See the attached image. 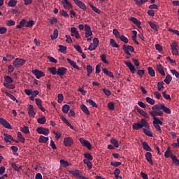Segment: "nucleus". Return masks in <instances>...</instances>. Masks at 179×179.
Wrapping results in <instances>:
<instances>
[{
	"label": "nucleus",
	"mask_w": 179,
	"mask_h": 179,
	"mask_svg": "<svg viewBox=\"0 0 179 179\" xmlns=\"http://www.w3.org/2000/svg\"><path fill=\"white\" fill-rule=\"evenodd\" d=\"M24 64H26V60L20 58H16L13 62V65H14L15 68H20V66H23Z\"/></svg>",
	"instance_id": "obj_1"
},
{
	"label": "nucleus",
	"mask_w": 179,
	"mask_h": 179,
	"mask_svg": "<svg viewBox=\"0 0 179 179\" xmlns=\"http://www.w3.org/2000/svg\"><path fill=\"white\" fill-rule=\"evenodd\" d=\"M122 50L127 54V55H131V52H135V48L132 45H127L124 44L122 45ZM129 51L131 52H129Z\"/></svg>",
	"instance_id": "obj_2"
},
{
	"label": "nucleus",
	"mask_w": 179,
	"mask_h": 179,
	"mask_svg": "<svg viewBox=\"0 0 179 179\" xmlns=\"http://www.w3.org/2000/svg\"><path fill=\"white\" fill-rule=\"evenodd\" d=\"M79 141L83 146L87 148L89 150H92V144H90V142H89V141L85 140L83 138H80Z\"/></svg>",
	"instance_id": "obj_3"
},
{
	"label": "nucleus",
	"mask_w": 179,
	"mask_h": 179,
	"mask_svg": "<svg viewBox=\"0 0 179 179\" xmlns=\"http://www.w3.org/2000/svg\"><path fill=\"white\" fill-rule=\"evenodd\" d=\"M36 132H38V134H40L41 135H48V134H50V130L47 128L45 127H38L36 129Z\"/></svg>",
	"instance_id": "obj_4"
},
{
	"label": "nucleus",
	"mask_w": 179,
	"mask_h": 179,
	"mask_svg": "<svg viewBox=\"0 0 179 179\" xmlns=\"http://www.w3.org/2000/svg\"><path fill=\"white\" fill-rule=\"evenodd\" d=\"M32 73L35 75V76L36 77V79H40V78H43V76H45V73H44V72L38 69L32 70Z\"/></svg>",
	"instance_id": "obj_5"
},
{
	"label": "nucleus",
	"mask_w": 179,
	"mask_h": 179,
	"mask_svg": "<svg viewBox=\"0 0 179 179\" xmlns=\"http://www.w3.org/2000/svg\"><path fill=\"white\" fill-rule=\"evenodd\" d=\"M85 34L86 38H88L91 36H93V32L92 31V28H90V26L85 24Z\"/></svg>",
	"instance_id": "obj_6"
},
{
	"label": "nucleus",
	"mask_w": 179,
	"mask_h": 179,
	"mask_svg": "<svg viewBox=\"0 0 179 179\" xmlns=\"http://www.w3.org/2000/svg\"><path fill=\"white\" fill-rule=\"evenodd\" d=\"M0 124L3 127H4V128H7L8 129H12V126L10 125V124H9L8 121L5 120V119L2 117H0Z\"/></svg>",
	"instance_id": "obj_7"
},
{
	"label": "nucleus",
	"mask_w": 179,
	"mask_h": 179,
	"mask_svg": "<svg viewBox=\"0 0 179 179\" xmlns=\"http://www.w3.org/2000/svg\"><path fill=\"white\" fill-rule=\"evenodd\" d=\"M64 146H72L73 145V139L71 137H66L64 139Z\"/></svg>",
	"instance_id": "obj_8"
},
{
	"label": "nucleus",
	"mask_w": 179,
	"mask_h": 179,
	"mask_svg": "<svg viewBox=\"0 0 179 179\" xmlns=\"http://www.w3.org/2000/svg\"><path fill=\"white\" fill-rule=\"evenodd\" d=\"M71 37H76V38H80V36H79V31L76 30V27H71Z\"/></svg>",
	"instance_id": "obj_9"
},
{
	"label": "nucleus",
	"mask_w": 179,
	"mask_h": 179,
	"mask_svg": "<svg viewBox=\"0 0 179 179\" xmlns=\"http://www.w3.org/2000/svg\"><path fill=\"white\" fill-rule=\"evenodd\" d=\"M125 65L129 67V69L131 73H135L136 72V69H135V66L130 62H124Z\"/></svg>",
	"instance_id": "obj_10"
},
{
	"label": "nucleus",
	"mask_w": 179,
	"mask_h": 179,
	"mask_svg": "<svg viewBox=\"0 0 179 179\" xmlns=\"http://www.w3.org/2000/svg\"><path fill=\"white\" fill-rule=\"evenodd\" d=\"M69 173L71 174L74 177H82L81 176V171L78 169H73V171L70 170L69 171Z\"/></svg>",
	"instance_id": "obj_11"
},
{
	"label": "nucleus",
	"mask_w": 179,
	"mask_h": 179,
	"mask_svg": "<svg viewBox=\"0 0 179 179\" xmlns=\"http://www.w3.org/2000/svg\"><path fill=\"white\" fill-rule=\"evenodd\" d=\"M28 114L29 117H35L36 112H34V106H33V105H29V106L28 107Z\"/></svg>",
	"instance_id": "obj_12"
},
{
	"label": "nucleus",
	"mask_w": 179,
	"mask_h": 179,
	"mask_svg": "<svg viewBox=\"0 0 179 179\" xmlns=\"http://www.w3.org/2000/svg\"><path fill=\"white\" fill-rule=\"evenodd\" d=\"M66 68L65 67H59L57 69V75L59 76H64L66 73Z\"/></svg>",
	"instance_id": "obj_13"
},
{
	"label": "nucleus",
	"mask_w": 179,
	"mask_h": 179,
	"mask_svg": "<svg viewBox=\"0 0 179 179\" xmlns=\"http://www.w3.org/2000/svg\"><path fill=\"white\" fill-rule=\"evenodd\" d=\"M157 71H158L159 73H160L162 76H166V73L164 72V68L162 64H157Z\"/></svg>",
	"instance_id": "obj_14"
},
{
	"label": "nucleus",
	"mask_w": 179,
	"mask_h": 179,
	"mask_svg": "<svg viewBox=\"0 0 179 179\" xmlns=\"http://www.w3.org/2000/svg\"><path fill=\"white\" fill-rule=\"evenodd\" d=\"M35 101H36V104L38 106V108H39V110H41L43 113H44V111H45V108L43 107L41 99H36Z\"/></svg>",
	"instance_id": "obj_15"
},
{
	"label": "nucleus",
	"mask_w": 179,
	"mask_h": 179,
	"mask_svg": "<svg viewBox=\"0 0 179 179\" xmlns=\"http://www.w3.org/2000/svg\"><path fill=\"white\" fill-rule=\"evenodd\" d=\"M67 62H69V64H70V65L71 66H73V68H74L75 69H77L78 71H80V69L78 66V65H76V62H73L72 59L68 58L67 59Z\"/></svg>",
	"instance_id": "obj_16"
},
{
	"label": "nucleus",
	"mask_w": 179,
	"mask_h": 179,
	"mask_svg": "<svg viewBox=\"0 0 179 179\" xmlns=\"http://www.w3.org/2000/svg\"><path fill=\"white\" fill-rule=\"evenodd\" d=\"M170 147H168L165 152V157H176V155H173V152L170 151Z\"/></svg>",
	"instance_id": "obj_17"
},
{
	"label": "nucleus",
	"mask_w": 179,
	"mask_h": 179,
	"mask_svg": "<svg viewBox=\"0 0 179 179\" xmlns=\"http://www.w3.org/2000/svg\"><path fill=\"white\" fill-rule=\"evenodd\" d=\"M3 136H5L4 141L6 143H8V142H10V141H15V139H13V137H12L10 134H4Z\"/></svg>",
	"instance_id": "obj_18"
},
{
	"label": "nucleus",
	"mask_w": 179,
	"mask_h": 179,
	"mask_svg": "<svg viewBox=\"0 0 179 179\" xmlns=\"http://www.w3.org/2000/svg\"><path fill=\"white\" fill-rule=\"evenodd\" d=\"M76 5H77V6H78V8L80 9H82L83 10H86V9H87L86 4H85L80 0L79 1H78L77 4H76Z\"/></svg>",
	"instance_id": "obj_19"
},
{
	"label": "nucleus",
	"mask_w": 179,
	"mask_h": 179,
	"mask_svg": "<svg viewBox=\"0 0 179 179\" xmlns=\"http://www.w3.org/2000/svg\"><path fill=\"white\" fill-rule=\"evenodd\" d=\"M142 128H143V125H142L141 122L134 123L133 124V129H135L136 131H138V129H142Z\"/></svg>",
	"instance_id": "obj_20"
},
{
	"label": "nucleus",
	"mask_w": 179,
	"mask_h": 179,
	"mask_svg": "<svg viewBox=\"0 0 179 179\" xmlns=\"http://www.w3.org/2000/svg\"><path fill=\"white\" fill-rule=\"evenodd\" d=\"M142 145L144 150H146L148 152H152V148H150V147L149 146V144H148L146 141L143 142Z\"/></svg>",
	"instance_id": "obj_21"
},
{
	"label": "nucleus",
	"mask_w": 179,
	"mask_h": 179,
	"mask_svg": "<svg viewBox=\"0 0 179 179\" xmlns=\"http://www.w3.org/2000/svg\"><path fill=\"white\" fill-rule=\"evenodd\" d=\"M153 122L152 124L153 125H163V122L159 119V117H153Z\"/></svg>",
	"instance_id": "obj_22"
},
{
	"label": "nucleus",
	"mask_w": 179,
	"mask_h": 179,
	"mask_svg": "<svg viewBox=\"0 0 179 179\" xmlns=\"http://www.w3.org/2000/svg\"><path fill=\"white\" fill-rule=\"evenodd\" d=\"M102 71L103 72V73H105V75H107L110 78H114V74L113 73V72L108 71V69H103Z\"/></svg>",
	"instance_id": "obj_23"
},
{
	"label": "nucleus",
	"mask_w": 179,
	"mask_h": 179,
	"mask_svg": "<svg viewBox=\"0 0 179 179\" xmlns=\"http://www.w3.org/2000/svg\"><path fill=\"white\" fill-rule=\"evenodd\" d=\"M131 22H132L134 24L137 26V27H141V22L138 20V19L132 17L130 18Z\"/></svg>",
	"instance_id": "obj_24"
},
{
	"label": "nucleus",
	"mask_w": 179,
	"mask_h": 179,
	"mask_svg": "<svg viewBox=\"0 0 179 179\" xmlns=\"http://www.w3.org/2000/svg\"><path fill=\"white\" fill-rule=\"evenodd\" d=\"M81 110H82V111H83V113H85V114H86V115H90V111H89V109L87 108V107L86 106H85V104H83L81 106Z\"/></svg>",
	"instance_id": "obj_25"
},
{
	"label": "nucleus",
	"mask_w": 179,
	"mask_h": 179,
	"mask_svg": "<svg viewBox=\"0 0 179 179\" xmlns=\"http://www.w3.org/2000/svg\"><path fill=\"white\" fill-rule=\"evenodd\" d=\"M38 142L40 143H47V142H48V137H45L44 136H41L39 137Z\"/></svg>",
	"instance_id": "obj_26"
},
{
	"label": "nucleus",
	"mask_w": 179,
	"mask_h": 179,
	"mask_svg": "<svg viewBox=\"0 0 179 179\" xmlns=\"http://www.w3.org/2000/svg\"><path fill=\"white\" fill-rule=\"evenodd\" d=\"M62 3L63 4L64 9H71V8H72V4L69 1L67 2L62 1Z\"/></svg>",
	"instance_id": "obj_27"
},
{
	"label": "nucleus",
	"mask_w": 179,
	"mask_h": 179,
	"mask_svg": "<svg viewBox=\"0 0 179 179\" xmlns=\"http://www.w3.org/2000/svg\"><path fill=\"white\" fill-rule=\"evenodd\" d=\"M110 44L111 45V47H113L115 48H120V45H118L117 43V42H115V41L114 39H113V38H110Z\"/></svg>",
	"instance_id": "obj_28"
},
{
	"label": "nucleus",
	"mask_w": 179,
	"mask_h": 179,
	"mask_svg": "<svg viewBox=\"0 0 179 179\" xmlns=\"http://www.w3.org/2000/svg\"><path fill=\"white\" fill-rule=\"evenodd\" d=\"M173 80V78L170 74H167L166 78L164 80V82L166 83V85H170V82Z\"/></svg>",
	"instance_id": "obj_29"
},
{
	"label": "nucleus",
	"mask_w": 179,
	"mask_h": 179,
	"mask_svg": "<svg viewBox=\"0 0 179 179\" xmlns=\"http://www.w3.org/2000/svg\"><path fill=\"white\" fill-rule=\"evenodd\" d=\"M148 71L150 76L154 78V76H156V73L155 72V70L152 67H148Z\"/></svg>",
	"instance_id": "obj_30"
},
{
	"label": "nucleus",
	"mask_w": 179,
	"mask_h": 179,
	"mask_svg": "<svg viewBox=\"0 0 179 179\" xmlns=\"http://www.w3.org/2000/svg\"><path fill=\"white\" fill-rule=\"evenodd\" d=\"M161 108H162L163 111L166 114H171V110L170 108L166 107L164 104L161 105Z\"/></svg>",
	"instance_id": "obj_31"
},
{
	"label": "nucleus",
	"mask_w": 179,
	"mask_h": 179,
	"mask_svg": "<svg viewBox=\"0 0 179 179\" xmlns=\"http://www.w3.org/2000/svg\"><path fill=\"white\" fill-rule=\"evenodd\" d=\"M17 139L20 142H22V143H24V141H26V138L23 137V135H22V133L20 132L17 133Z\"/></svg>",
	"instance_id": "obj_32"
},
{
	"label": "nucleus",
	"mask_w": 179,
	"mask_h": 179,
	"mask_svg": "<svg viewBox=\"0 0 179 179\" xmlns=\"http://www.w3.org/2000/svg\"><path fill=\"white\" fill-rule=\"evenodd\" d=\"M90 6L92 8V10L95 12V13H98V15H100L101 13V11L100 9L97 8V7L93 6V4L90 3Z\"/></svg>",
	"instance_id": "obj_33"
},
{
	"label": "nucleus",
	"mask_w": 179,
	"mask_h": 179,
	"mask_svg": "<svg viewBox=\"0 0 179 179\" xmlns=\"http://www.w3.org/2000/svg\"><path fill=\"white\" fill-rule=\"evenodd\" d=\"M24 24H26V20L22 19L18 25H17L16 29H22V27H24Z\"/></svg>",
	"instance_id": "obj_34"
},
{
	"label": "nucleus",
	"mask_w": 179,
	"mask_h": 179,
	"mask_svg": "<svg viewBox=\"0 0 179 179\" xmlns=\"http://www.w3.org/2000/svg\"><path fill=\"white\" fill-rule=\"evenodd\" d=\"M11 167H13V169H15L17 172H20V170H22V166H20L19 167L17 166V164L15 163L11 164Z\"/></svg>",
	"instance_id": "obj_35"
},
{
	"label": "nucleus",
	"mask_w": 179,
	"mask_h": 179,
	"mask_svg": "<svg viewBox=\"0 0 179 179\" xmlns=\"http://www.w3.org/2000/svg\"><path fill=\"white\" fill-rule=\"evenodd\" d=\"M21 131L27 135V134H30V130L29 129V127L24 125L23 127H21Z\"/></svg>",
	"instance_id": "obj_36"
},
{
	"label": "nucleus",
	"mask_w": 179,
	"mask_h": 179,
	"mask_svg": "<svg viewBox=\"0 0 179 179\" xmlns=\"http://www.w3.org/2000/svg\"><path fill=\"white\" fill-rule=\"evenodd\" d=\"M87 103H88V104H90V106H92V107H95V108H97L99 107L97 103H96V102H94L92 99L87 100Z\"/></svg>",
	"instance_id": "obj_37"
},
{
	"label": "nucleus",
	"mask_w": 179,
	"mask_h": 179,
	"mask_svg": "<svg viewBox=\"0 0 179 179\" xmlns=\"http://www.w3.org/2000/svg\"><path fill=\"white\" fill-rule=\"evenodd\" d=\"M17 4V1L16 0H9L8 3V6H10V8H14V6Z\"/></svg>",
	"instance_id": "obj_38"
},
{
	"label": "nucleus",
	"mask_w": 179,
	"mask_h": 179,
	"mask_svg": "<svg viewBox=\"0 0 179 179\" xmlns=\"http://www.w3.org/2000/svg\"><path fill=\"white\" fill-rule=\"evenodd\" d=\"M148 24L150 26L151 29H152L155 31H158L157 25H156V24H155V22L150 21L148 22Z\"/></svg>",
	"instance_id": "obj_39"
},
{
	"label": "nucleus",
	"mask_w": 179,
	"mask_h": 179,
	"mask_svg": "<svg viewBox=\"0 0 179 179\" xmlns=\"http://www.w3.org/2000/svg\"><path fill=\"white\" fill-rule=\"evenodd\" d=\"M110 143H112V145H114L115 148L120 147V144H118V141L115 138H110Z\"/></svg>",
	"instance_id": "obj_40"
},
{
	"label": "nucleus",
	"mask_w": 179,
	"mask_h": 179,
	"mask_svg": "<svg viewBox=\"0 0 179 179\" xmlns=\"http://www.w3.org/2000/svg\"><path fill=\"white\" fill-rule=\"evenodd\" d=\"M69 105H64L62 107V111L64 114H68L69 111Z\"/></svg>",
	"instance_id": "obj_41"
},
{
	"label": "nucleus",
	"mask_w": 179,
	"mask_h": 179,
	"mask_svg": "<svg viewBox=\"0 0 179 179\" xmlns=\"http://www.w3.org/2000/svg\"><path fill=\"white\" fill-rule=\"evenodd\" d=\"M141 123L143 125V127H145V128H148V129H149V123H148V122H146V120L145 119H141Z\"/></svg>",
	"instance_id": "obj_42"
},
{
	"label": "nucleus",
	"mask_w": 179,
	"mask_h": 179,
	"mask_svg": "<svg viewBox=\"0 0 179 179\" xmlns=\"http://www.w3.org/2000/svg\"><path fill=\"white\" fill-rule=\"evenodd\" d=\"M135 2H136V4L138 6H141V5H143V3H145L148 0H134Z\"/></svg>",
	"instance_id": "obj_43"
},
{
	"label": "nucleus",
	"mask_w": 179,
	"mask_h": 179,
	"mask_svg": "<svg viewBox=\"0 0 179 179\" xmlns=\"http://www.w3.org/2000/svg\"><path fill=\"white\" fill-rule=\"evenodd\" d=\"M37 121L38 124H42V125H43V124L46 122L47 120L45 119V116H43L42 117L38 118Z\"/></svg>",
	"instance_id": "obj_44"
},
{
	"label": "nucleus",
	"mask_w": 179,
	"mask_h": 179,
	"mask_svg": "<svg viewBox=\"0 0 179 179\" xmlns=\"http://www.w3.org/2000/svg\"><path fill=\"white\" fill-rule=\"evenodd\" d=\"M49 72L52 73V75H57V71L56 67H51L48 69Z\"/></svg>",
	"instance_id": "obj_45"
},
{
	"label": "nucleus",
	"mask_w": 179,
	"mask_h": 179,
	"mask_svg": "<svg viewBox=\"0 0 179 179\" xmlns=\"http://www.w3.org/2000/svg\"><path fill=\"white\" fill-rule=\"evenodd\" d=\"M60 165L64 167L69 166L70 164L66 162V160L61 159L60 160Z\"/></svg>",
	"instance_id": "obj_46"
},
{
	"label": "nucleus",
	"mask_w": 179,
	"mask_h": 179,
	"mask_svg": "<svg viewBox=\"0 0 179 179\" xmlns=\"http://www.w3.org/2000/svg\"><path fill=\"white\" fill-rule=\"evenodd\" d=\"M143 133L145 134V135H147V136H150L151 138H153V134H152V131L146 129H143Z\"/></svg>",
	"instance_id": "obj_47"
},
{
	"label": "nucleus",
	"mask_w": 179,
	"mask_h": 179,
	"mask_svg": "<svg viewBox=\"0 0 179 179\" xmlns=\"http://www.w3.org/2000/svg\"><path fill=\"white\" fill-rule=\"evenodd\" d=\"M87 76H90V74L92 73V72H93V67H92V66L90 65H87Z\"/></svg>",
	"instance_id": "obj_48"
},
{
	"label": "nucleus",
	"mask_w": 179,
	"mask_h": 179,
	"mask_svg": "<svg viewBox=\"0 0 179 179\" xmlns=\"http://www.w3.org/2000/svg\"><path fill=\"white\" fill-rule=\"evenodd\" d=\"M119 38L121 40V41H122L123 43H125V44H128V42L129 41L128 40V38L124 35H122Z\"/></svg>",
	"instance_id": "obj_49"
},
{
	"label": "nucleus",
	"mask_w": 179,
	"mask_h": 179,
	"mask_svg": "<svg viewBox=\"0 0 179 179\" xmlns=\"http://www.w3.org/2000/svg\"><path fill=\"white\" fill-rule=\"evenodd\" d=\"M4 80L6 82V83H13V79H12L9 76H6L4 78Z\"/></svg>",
	"instance_id": "obj_50"
},
{
	"label": "nucleus",
	"mask_w": 179,
	"mask_h": 179,
	"mask_svg": "<svg viewBox=\"0 0 179 179\" xmlns=\"http://www.w3.org/2000/svg\"><path fill=\"white\" fill-rule=\"evenodd\" d=\"M52 40H55V38H58V29H55L53 32V36H51Z\"/></svg>",
	"instance_id": "obj_51"
},
{
	"label": "nucleus",
	"mask_w": 179,
	"mask_h": 179,
	"mask_svg": "<svg viewBox=\"0 0 179 179\" xmlns=\"http://www.w3.org/2000/svg\"><path fill=\"white\" fill-rule=\"evenodd\" d=\"M163 85H164V82H158L157 83V89H158L159 92H160L162 89H164V86H163Z\"/></svg>",
	"instance_id": "obj_52"
},
{
	"label": "nucleus",
	"mask_w": 179,
	"mask_h": 179,
	"mask_svg": "<svg viewBox=\"0 0 179 179\" xmlns=\"http://www.w3.org/2000/svg\"><path fill=\"white\" fill-rule=\"evenodd\" d=\"M59 52H66V46H64L62 45H59Z\"/></svg>",
	"instance_id": "obj_53"
},
{
	"label": "nucleus",
	"mask_w": 179,
	"mask_h": 179,
	"mask_svg": "<svg viewBox=\"0 0 179 179\" xmlns=\"http://www.w3.org/2000/svg\"><path fill=\"white\" fill-rule=\"evenodd\" d=\"M145 100L147 101V103H148L149 104H151L152 106H153L155 104V101L153 99L150 98V97H146Z\"/></svg>",
	"instance_id": "obj_54"
},
{
	"label": "nucleus",
	"mask_w": 179,
	"mask_h": 179,
	"mask_svg": "<svg viewBox=\"0 0 179 179\" xmlns=\"http://www.w3.org/2000/svg\"><path fill=\"white\" fill-rule=\"evenodd\" d=\"M33 26H34V21L33 20H29L25 24V27H33Z\"/></svg>",
	"instance_id": "obj_55"
},
{
	"label": "nucleus",
	"mask_w": 179,
	"mask_h": 179,
	"mask_svg": "<svg viewBox=\"0 0 179 179\" xmlns=\"http://www.w3.org/2000/svg\"><path fill=\"white\" fill-rule=\"evenodd\" d=\"M113 33L117 38H120V37L121 36V34H120V31H118L117 29H114Z\"/></svg>",
	"instance_id": "obj_56"
},
{
	"label": "nucleus",
	"mask_w": 179,
	"mask_h": 179,
	"mask_svg": "<svg viewBox=\"0 0 179 179\" xmlns=\"http://www.w3.org/2000/svg\"><path fill=\"white\" fill-rule=\"evenodd\" d=\"M3 86H5V87H6L7 89H15V85H10L8 83H3Z\"/></svg>",
	"instance_id": "obj_57"
},
{
	"label": "nucleus",
	"mask_w": 179,
	"mask_h": 179,
	"mask_svg": "<svg viewBox=\"0 0 179 179\" xmlns=\"http://www.w3.org/2000/svg\"><path fill=\"white\" fill-rule=\"evenodd\" d=\"M96 48H97V45L94 43H91L88 48V50L89 51H94V50H96Z\"/></svg>",
	"instance_id": "obj_58"
},
{
	"label": "nucleus",
	"mask_w": 179,
	"mask_h": 179,
	"mask_svg": "<svg viewBox=\"0 0 179 179\" xmlns=\"http://www.w3.org/2000/svg\"><path fill=\"white\" fill-rule=\"evenodd\" d=\"M152 109L154 110V111H156V110H162V104H157V105H155L154 106H152Z\"/></svg>",
	"instance_id": "obj_59"
},
{
	"label": "nucleus",
	"mask_w": 179,
	"mask_h": 179,
	"mask_svg": "<svg viewBox=\"0 0 179 179\" xmlns=\"http://www.w3.org/2000/svg\"><path fill=\"white\" fill-rule=\"evenodd\" d=\"M122 163L120 162H110V165H112L114 167H118L121 166Z\"/></svg>",
	"instance_id": "obj_60"
},
{
	"label": "nucleus",
	"mask_w": 179,
	"mask_h": 179,
	"mask_svg": "<svg viewBox=\"0 0 179 179\" xmlns=\"http://www.w3.org/2000/svg\"><path fill=\"white\" fill-rule=\"evenodd\" d=\"M58 103H62L64 101V95L62 94H57Z\"/></svg>",
	"instance_id": "obj_61"
},
{
	"label": "nucleus",
	"mask_w": 179,
	"mask_h": 179,
	"mask_svg": "<svg viewBox=\"0 0 179 179\" xmlns=\"http://www.w3.org/2000/svg\"><path fill=\"white\" fill-rule=\"evenodd\" d=\"M101 60L104 64H108V62L107 61V57H106V55H104V54L101 55Z\"/></svg>",
	"instance_id": "obj_62"
},
{
	"label": "nucleus",
	"mask_w": 179,
	"mask_h": 179,
	"mask_svg": "<svg viewBox=\"0 0 179 179\" xmlns=\"http://www.w3.org/2000/svg\"><path fill=\"white\" fill-rule=\"evenodd\" d=\"M108 108H109V110L113 111L114 110V108H115V107H114V102H109L108 103Z\"/></svg>",
	"instance_id": "obj_63"
},
{
	"label": "nucleus",
	"mask_w": 179,
	"mask_h": 179,
	"mask_svg": "<svg viewBox=\"0 0 179 179\" xmlns=\"http://www.w3.org/2000/svg\"><path fill=\"white\" fill-rule=\"evenodd\" d=\"M173 159V164L176 165V166H179V159L176 157L171 158Z\"/></svg>",
	"instance_id": "obj_64"
}]
</instances>
